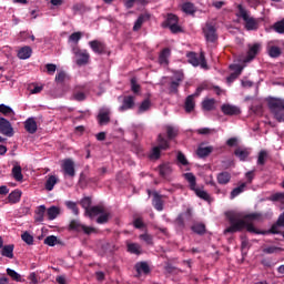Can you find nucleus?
Returning <instances> with one entry per match:
<instances>
[{
    "mask_svg": "<svg viewBox=\"0 0 284 284\" xmlns=\"http://www.w3.org/2000/svg\"><path fill=\"white\" fill-rule=\"evenodd\" d=\"M226 216L231 225L225 229L224 234H234L236 232H241L243 229H246L251 234H281V225L276 223L271 226L270 231H260L256 229V226L252 224V221L261 220V214L258 213L247 214L244 220H236V215L234 213H227Z\"/></svg>",
    "mask_w": 284,
    "mask_h": 284,
    "instance_id": "1",
    "label": "nucleus"
},
{
    "mask_svg": "<svg viewBox=\"0 0 284 284\" xmlns=\"http://www.w3.org/2000/svg\"><path fill=\"white\" fill-rule=\"evenodd\" d=\"M237 17L243 19V21L245 22L244 28L246 30H258V21L256 20V18L250 16V12H247V10H245V8H243L241 4L237 6Z\"/></svg>",
    "mask_w": 284,
    "mask_h": 284,
    "instance_id": "2",
    "label": "nucleus"
},
{
    "mask_svg": "<svg viewBox=\"0 0 284 284\" xmlns=\"http://www.w3.org/2000/svg\"><path fill=\"white\" fill-rule=\"evenodd\" d=\"M268 108L278 123H284V100L271 99Z\"/></svg>",
    "mask_w": 284,
    "mask_h": 284,
    "instance_id": "3",
    "label": "nucleus"
},
{
    "mask_svg": "<svg viewBox=\"0 0 284 284\" xmlns=\"http://www.w3.org/2000/svg\"><path fill=\"white\" fill-rule=\"evenodd\" d=\"M184 179L187 181L191 190L193 192H195V194H196V196H199V199H202L203 201H207L209 203H210V201H212V197L207 194V192L205 190L196 187V176L193 175V173H185Z\"/></svg>",
    "mask_w": 284,
    "mask_h": 284,
    "instance_id": "4",
    "label": "nucleus"
},
{
    "mask_svg": "<svg viewBox=\"0 0 284 284\" xmlns=\"http://www.w3.org/2000/svg\"><path fill=\"white\" fill-rule=\"evenodd\" d=\"M158 143H159V145L154 146L151 150V153L149 154V159H151V161H158V159H161V150L170 149V142H168V140L163 139L162 134H159Z\"/></svg>",
    "mask_w": 284,
    "mask_h": 284,
    "instance_id": "5",
    "label": "nucleus"
},
{
    "mask_svg": "<svg viewBox=\"0 0 284 284\" xmlns=\"http://www.w3.org/2000/svg\"><path fill=\"white\" fill-rule=\"evenodd\" d=\"M74 61L79 68H83V65H88L90 63V52L85 49H74Z\"/></svg>",
    "mask_w": 284,
    "mask_h": 284,
    "instance_id": "6",
    "label": "nucleus"
},
{
    "mask_svg": "<svg viewBox=\"0 0 284 284\" xmlns=\"http://www.w3.org/2000/svg\"><path fill=\"white\" fill-rule=\"evenodd\" d=\"M247 48L248 50L246 57L242 59V63H251V61H254L258 52H261L263 45L260 42H255L253 44H248Z\"/></svg>",
    "mask_w": 284,
    "mask_h": 284,
    "instance_id": "7",
    "label": "nucleus"
},
{
    "mask_svg": "<svg viewBox=\"0 0 284 284\" xmlns=\"http://www.w3.org/2000/svg\"><path fill=\"white\" fill-rule=\"evenodd\" d=\"M203 34L209 43H215L219 39V34H216V27L212 22H206L203 27Z\"/></svg>",
    "mask_w": 284,
    "mask_h": 284,
    "instance_id": "8",
    "label": "nucleus"
},
{
    "mask_svg": "<svg viewBox=\"0 0 284 284\" xmlns=\"http://www.w3.org/2000/svg\"><path fill=\"white\" fill-rule=\"evenodd\" d=\"M186 57H187L189 63H191V65H194V68L199 65H201V68H207V62L205 61V54L201 53L199 55L194 52H190L186 54Z\"/></svg>",
    "mask_w": 284,
    "mask_h": 284,
    "instance_id": "9",
    "label": "nucleus"
},
{
    "mask_svg": "<svg viewBox=\"0 0 284 284\" xmlns=\"http://www.w3.org/2000/svg\"><path fill=\"white\" fill-rule=\"evenodd\" d=\"M0 134L4 136H14V129L12 128V123L8 121L6 118L0 116Z\"/></svg>",
    "mask_w": 284,
    "mask_h": 284,
    "instance_id": "10",
    "label": "nucleus"
},
{
    "mask_svg": "<svg viewBox=\"0 0 284 284\" xmlns=\"http://www.w3.org/2000/svg\"><path fill=\"white\" fill-rule=\"evenodd\" d=\"M221 111L225 116H239V114H241V108L230 103L222 104Z\"/></svg>",
    "mask_w": 284,
    "mask_h": 284,
    "instance_id": "11",
    "label": "nucleus"
},
{
    "mask_svg": "<svg viewBox=\"0 0 284 284\" xmlns=\"http://www.w3.org/2000/svg\"><path fill=\"white\" fill-rule=\"evenodd\" d=\"M166 26L174 34H176V32H181V27L179 26V17H176L175 14H168Z\"/></svg>",
    "mask_w": 284,
    "mask_h": 284,
    "instance_id": "12",
    "label": "nucleus"
},
{
    "mask_svg": "<svg viewBox=\"0 0 284 284\" xmlns=\"http://www.w3.org/2000/svg\"><path fill=\"white\" fill-rule=\"evenodd\" d=\"M110 114H112V112L109 108L100 109L98 114L99 125H108V123H110Z\"/></svg>",
    "mask_w": 284,
    "mask_h": 284,
    "instance_id": "13",
    "label": "nucleus"
},
{
    "mask_svg": "<svg viewBox=\"0 0 284 284\" xmlns=\"http://www.w3.org/2000/svg\"><path fill=\"white\" fill-rule=\"evenodd\" d=\"M89 45L91 50L95 52V54H105V50H106L105 43L99 40H92L89 42Z\"/></svg>",
    "mask_w": 284,
    "mask_h": 284,
    "instance_id": "14",
    "label": "nucleus"
},
{
    "mask_svg": "<svg viewBox=\"0 0 284 284\" xmlns=\"http://www.w3.org/2000/svg\"><path fill=\"white\" fill-rule=\"evenodd\" d=\"M72 230H77V232H83L84 234H94L97 229L92 226H85L77 221H72Z\"/></svg>",
    "mask_w": 284,
    "mask_h": 284,
    "instance_id": "15",
    "label": "nucleus"
},
{
    "mask_svg": "<svg viewBox=\"0 0 284 284\" xmlns=\"http://www.w3.org/2000/svg\"><path fill=\"white\" fill-rule=\"evenodd\" d=\"M134 108V97L126 95L122 101V105L120 106V112H125L126 110H132Z\"/></svg>",
    "mask_w": 284,
    "mask_h": 284,
    "instance_id": "16",
    "label": "nucleus"
},
{
    "mask_svg": "<svg viewBox=\"0 0 284 284\" xmlns=\"http://www.w3.org/2000/svg\"><path fill=\"white\" fill-rule=\"evenodd\" d=\"M145 21H150V13H142L139 16L138 20L135 21V23L133 26V31L139 32V30H141V28L143 27V23H145Z\"/></svg>",
    "mask_w": 284,
    "mask_h": 284,
    "instance_id": "17",
    "label": "nucleus"
},
{
    "mask_svg": "<svg viewBox=\"0 0 284 284\" xmlns=\"http://www.w3.org/2000/svg\"><path fill=\"white\" fill-rule=\"evenodd\" d=\"M24 129L29 134L37 133L38 126H37V120L34 118H29L24 122Z\"/></svg>",
    "mask_w": 284,
    "mask_h": 284,
    "instance_id": "18",
    "label": "nucleus"
},
{
    "mask_svg": "<svg viewBox=\"0 0 284 284\" xmlns=\"http://www.w3.org/2000/svg\"><path fill=\"white\" fill-rule=\"evenodd\" d=\"M170 54L172 51L169 48L163 49L159 55V63L160 65H168L170 63Z\"/></svg>",
    "mask_w": 284,
    "mask_h": 284,
    "instance_id": "19",
    "label": "nucleus"
},
{
    "mask_svg": "<svg viewBox=\"0 0 284 284\" xmlns=\"http://www.w3.org/2000/svg\"><path fill=\"white\" fill-rule=\"evenodd\" d=\"M105 207L98 205V206H91L90 210H87L85 214L89 219H94L95 216H100V214H103V211Z\"/></svg>",
    "mask_w": 284,
    "mask_h": 284,
    "instance_id": "20",
    "label": "nucleus"
},
{
    "mask_svg": "<svg viewBox=\"0 0 284 284\" xmlns=\"http://www.w3.org/2000/svg\"><path fill=\"white\" fill-rule=\"evenodd\" d=\"M159 170H160V175L163 179H168V176H170L172 174V172H174V169H172V164H170V163H164V164L160 165Z\"/></svg>",
    "mask_w": 284,
    "mask_h": 284,
    "instance_id": "21",
    "label": "nucleus"
},
{
    "mask_svg": "<svg viewBox=\"0 0 284 284\" xmlns=\"http://www.w3.org/2000/svg\"><path fill=\"white\" fill-rule=\"evenodd\" d=\"M202 110H204L205 112H212V110H216V100L215 99L203 100Z\"/></svg>",
    "mask_w": 284,
    "mask_h": 284,
    "instance_id": "22",
    "label": "nucleus"
},
{
    "mask_svg": "<svg viewBox=\"0 0 284 284\" xmlns=\"http://www.w3.org/2000/svg\"><path fill=\"white\" fill-rule=\"evenodd\" d=\"M85 88L84 87H75L73 92L74 101H85Z\"/></svg>",
    "mask_w": 284,
    "mask_h": 284,
    "instance_id": "23",
    "label": "nucleus"
},
{
    "mask_svg": "<svg viewBox=\"0 0 284 284\" xmlns=\"http://www.w3.org/2000/svg\"><path fill=\"white\" fill-rule=\"evenodd\" d=\"M30 57H32V48H30L29 45H26L19 49L18 51L19 59L26 60V59H30Z\"/></svg>",
    "mask_w": 284,
    "mask_h": 284,
    "instance_id": "24",
    "label": "nucleus"
},
{
    "mask_svg": "<svg viewBox=\"0 0 284 284\" xmlns=\"http://www.w3.org/2000/svg\"><path fill=\"white\" fill-rule=\"evenodd\" d=\"M212 152H214L213 146H200L196 151V154L200 156V159H205V156H210Z\"/></svg>",
    "mask_w": 284,
    "mask_h": 284,
    "instance_id": "25",
    "label": "nucleus"
},
{
    "mask_svg": "<svg viewBox=\"0 0 284 284\" xmlns=\"http://www.w3.org/2000/svg\"><path fill=\"white\" fill-rule=\"evenodd\" d=\"M232 180V174L230 172H222L217 174V183L220 185H227L230 181Z\"/></svg>",
    "mask_w": 284,
    "mask_h": 284,
    "instance_id": "26",
    "label": "nucleus"
},
{
    "mask_svg": "<svg viewBox=\"0 0 284 284\" xmlns=\"http://www.w3.org/2000/svg\"><path fill=\"white\" fill-rule=\"evenodd\" d=\"M11 174H12L14 181H18V182L23 181V173H22L21 165L16 164V165L12 168Z\"/></svg>",
    "mask_w": 284,
    "mask_h": 284,
    "instance_id": "27",
    "label": "nucleus"
},
{
    "mask_svg": "<svg viewBox=\"0 0 284 284\" xmlns=\"http://www.w3.org/2000/svg\"><path fill=\"white\" fill-rule=\"evenodd\" d=\"M135 270L138 276H141L142 274H150V265H148L145 262H140L135 264Z\"/></svg>",
    "mask_w": 284,
    "mask_h": 284,
    "instance_id": "28",
    "label": "nucleus"
},
{
    "mask_svg": "<svg viewBox=\"0 0 284 284\" xmlns=\"http://www.w3.org/2000/svg\"><path fill=\"white\" fill-rule=\"evenodd\" d=\"M62 170L64 172V176H72V159L62 161Z\"/></svg>",
    "mask_w": 284,
    "mask_h": 284,
    "instance_id": "29",
    "label": "nucleus"
},
{
    "mask_svg": "<svg viewBox=\"0 0 284 284\" xmlns=\"http://www.w3.org/2000/svg\"><path fill=\"white\" fill-rule=\"evenodd\" d=\"M1 255L7 258H14V246L13 244L4 245L1 251Z\"/></svg>",
    "mask_w": 284,
    "mask_h": 284,
    "instance_id": "30",
    "label": "nucleus"
},
{
    "mask_svg": "<svg viewBox=\"0 0 284 284\" xmlns=\"http://www.w3.org/2000/svg\"><path fill=\"white\" fill-rule=\"evenodd\" d=\"M59 214H61V210L58 206H50L47 210V216L49 221H54Z\"/></svg>",
    "mask_w": 284,
    "mask_h": 284,
    "instance_id": "31",
    "label": "nucleus"
},
{
    "mask_svg": "<svg viewBox=\"0 0 284 284\" xmlns=\"http://www.w3.org/2000/svg\"><path fill=\"white\" fill-rule=\"evenodd\" d=\"M245 187H247V183H241L237 187L233 189L230 195L231 200L236 199L240 194H243L245 192Z\"/></svg>",
    "mask_w": 284,
    "mask_h": 284,
    "instance_id": "32",
    "label": "nucleus"
},
{
    "mask_svg": "<svg viewBox=\"0 0 284 284\" xmlns=\"http://www.w3.org/2000/svg\"><path fill=\"white\" fill-rule=\"evenodd\" d=\"M153 207H155L158 212H163V197L159 195V193H154L153 195Z\"/></svg>",
    "mask_w": 284,
    "mask_h": 284,
    "instance_id": "33",
    "label": "nucleus"
},
{
    "mask_svg": "<svg viewBox=\"0 0 284 284\" xmlns=\"http://www.w3.org/2000/svg\"><path fill=\"white\" fill-rule=\"evenodd\" d=\"M7 274L12 278V281H16V283H26V280L21 277V274L17 273V271L12 268H7Z\"/></svg>",
    "mask_w": 284,
    "mask_h": 284,
    "instance_id": "34",
    "label": "nucleus"
},
{
    "mask_svg": "<svg viewBox=\"0 0 284 284\" xmlns=\"http://www.w3.org/2000/svg\"><path fill=\"white\" fill-rule=\"evenodd\" d=\"M45 212H47L45 205H40V206L37 207V210H36V221L38 223H43Z\"/></svg>",
    "mask_w": 284,
    "mask_h": 284,
    "instance_id": "35",
    "label": "nucleus"
},
{
    "mask_svg": "<svg viewBox=\"0 0 284 284\" xmlns=\"http://www.w3.org/2000/svg\"><path fill=\"white\" fill-rule=\"evenodd\" d=\"M58 181L59 180L57 179L55 175H50L44 185L45 190L48 192H52L54 190V186L57 185Z\"/></svg>",
    "mask_w": 284,
    "mask_h": 284,
    "instance_id": "36",
    "label": "nucleus"
},
{
    "mask_svg": "<svg viewBox=\"0 0 284 284\" xmlns=\"http://www.w3.org/2000/svg\"><path fill=\"white\" fill-rule=\"evenodd\" d=\"M196 103L194 102V95H189L185 100L184 110L190 113L194 110Z\"/></svg>",
    "mask_w": 284,
    "mask_h": 284,
    "instance_id": "37",
    "label": "nucleus"
},
{
    "mask_svg": "<svg viewBox=\"0 0 284 284\" xmlns=\"http://www.w3.org/2000/svg\"><path fill=\"white\" fill-rule=\"evenodd\" d=\"M181 9L185 14H194V12H196V7H194L192 2H184Z\"/></svg>",
    "mask_w": 284,
    "mask_h": 284,
    "instance_id": "38",
    "label": "nucleus"
},
{
    "mask_svg": "<svg viewBox=\"0 0 284 284\" xmlns=\"http://www.w3.org/2000/svg\"><path fill=\"white\" fill-rule=\"evenodd\" d=\"M150 108H152V101H150V99H145L144 101L141 102L138 109V114H143V112H148Z\"/></svg>",
    "mask_w": 284,
    "mask_h": 284,
    "instance_id": "39",
    "label": "nucleus"
},
{
    "mask_svg": "<svg viewBox=\"0 0 284 284\" xmlns=\"http://www.w3.org/2000/svg\"><path fill=\"white\" fill-rule=\"evenodd\" d=\"M9 203H19L21 201V191L14 190L8 195Z\"/></svg>",
    "mask_w": 284,
    "mask_h": 284,
    "instance_id": "40",
    "label": "nucleus"
},
{
    "mask_svg": "<svg viewBox=\"0 0 284 284\" xmlns=\"http://www.w3.org/2000/svg\"><path fill=\"white\" fill-rule=\"evenodd\" d=\"M183 81V73L176 74V80L171 82L170 89L171 92H179V85Z\"/></svg>",
    "mask_w": 284,
    "mask_h": 284,
    "instance_id": "41",
    "label": "nucleus"
},
{
    "mask_svg": "<svg viewBox=\"0 0 284 284\" xmlns=\"http://www.w3.org/2000/svg\"><path fill=\"white\" fill-rule=\"evenodd\" d=\"M235 156H239L240 161H245L250 156V150L247 149H236L234 152Z\"/></svg>",
    "mask_w": 284,
    "mask_h": 284,
    "instance_id": "42",
    "label": "nucleus"
},
{
    "mask_svg": "<svg viewBox=\"0 0 284 284\" xmlns=\"http://www.w3.org/2000/svg\"><path fill=\"white\" fill-rule=\"evenodd\" d=\"M268 153L265 150L260 151L257 155V165H265V161H267Z\"/></svg>",
    "mask_w": 284,
    "mask_h": 284,
    "instance_id": "43",
    "label": "nucleus"
},
{
    "mask_svg": "<svg viewBox=\"0 0 284 284\" xmlns=\"http://www.w3.org/2000/svg\"><path fill=\"white\" fill-rule=\"evenodd\" d=\"M128 252L131 254H141V245L136 243H128Z\"/></svg>",
    "mask_w": 284,
    "mask_h": 284,
    "instance_id": "44",
    "label": "nucleus"
},
{
    "mask_svg": "<svg viewBox=\"0 0 284 284\" xmlns=\"http://www.w3.org/2000/svg\"><path fill=\"white\" fill-rule=\"evenodd\" d=\"M109 220H110V213L105 212V209H104L103 212L99 214V217L97 219V223L102 225L103 223H108Z\"/></svg>",
    "mask_w": 284,
    "mask_h": 284,
    "instance_id": "45",
    "label": "nucleus"
},
{
    "mask_svg": "<svg viewBox=\"0 0 284 284\" xmlns=\"http://www.w3.org/2000/svg\"><path fill=\"white\" fill-rule=\"evenodd\" d=\"M168 139H174L176 138V134H179V130L172 125L165 126Z\"/></svg>",
    "mask_w": 284,
    "mask_h": 284,
    "instance_id": "46",
    "label": "nucleus"
},
{
    "mask_svg": "<svg viewBox=\"0 0 284 284\" xmlns=\"http://www.w3.org/2000/svg\"><path fill=\"white\" fill-rule=\"evenodd\" d=\"M21 239L24 243H27V245H34V236H32L30 233L24 232L21 235Z\"/></svg>",
    "mask_w": 284,
    "mask_h": 284,
    "instance_id": "47",
    "label": "nucleus"
},
{
    "mask_svg": "<svg viewBox=\"0 0 284 284\" xmlns=\"http://www.w3.org/2000/svg\"><path fill=\"white\" fill-rule=\"evenodd\" d=\"M0 113L4 116H10V114H14V110L6 104H0Z\"/></svg>",
    "mask_w": 284,
    "mask_h": 284,
    "instance_id": "48",
    "label": "nucleus"
},
{
    "mask_svg": "<svg viewBox=\"0 0 284 284\" xmlns=\"http://www.w3.org/2000/svg\"><path fill=\"white\" fill-rule=\"evenodd\" d=\"M178 164L183 165L184 168L190 165L187 158H185V154H183L182 152L178 153Z\"/></svg>",
    "mask_w": 284,
    "mask_h": 284,
    "instance_id": "49",
    "label": "nucleus"
},
{
    "mask_svg": "<svg viewBox=\"0 0 284 284\" xmlns=\"http://www.w3.org/2000/svg\"><path fill=\"white\" fill-rule=\"evenodd\" d=\"M268 54L273 59H276V58L281 57V48H278V47H270Z\"/></svg>",
    "mask_w": 284,
    "mask_h": 284,
    "instance_id": "50",
    "label": "nucleus"
},
{
    "mask_svg": "<svg viewBox=\"0 0 284 284\" xmlns=\"http://www.w3.org/2000/svg\"><path fill=\"white\" fill-rule=\"evenodd\" d=\"M44 245H49V247H54L57 245V236L50 235L44 239Z\"/></svg>",
    "mask_w": 284,
    "mask_h": 284,
    "instance_id": "51",
    "label": "nucleus"
},
{
    "mask_svg": "<svg viewBox=\"0 0 284 284\" xmlns=\"http://www.w3.org/2000/svg\"><path fill=\"white\" fill-rule=\"evenodd\" d=\"M192 230L195 234H205V224H195L192 226Z\"/></svg>",
    "mask_w": 284,
    "mask_h": 284,
    "instance_id": "52",
    "label": "nucleus"
},
{
    "mask_svg": "<svg viewBox=\"0 0 284 284\" xmlns=\"http://www.w3.org/2000/svg\"><path fill=\"white\" fill-rule=\"evenodd\" d=\"M68 79V74L64 73V71H60L55 75V83H63Z\"/></svg>",
    "mask_w": 284,
    "mask_h": 284,
    "instance_id": "53",
    "label": "nucleus"
},
{
    "mask_svg": "<svg viewBox=\"0 0 284 284\" xmlns=\"http://www.w3.org/2000/svg\"><path fill=\"white\" fill-rule=\"evenodd\" d=\"M81 205L83 209H85V213L88 212V210H90L92 206V200L90 197H84L82 201H81Z\"/></svg>",
    "mask_w": 284,
    "mask_h": 284,
    "instance_id": "54",
    "label": "nucleus"
},
{
    "mask_svg": "<svg viewBox=\"0 0 284 284\" xmlns=\"http://www.w3.org/2000/svg\"><path fill=\"white\" fill-rule=\"evenodd\" d=\"M274 29L276 32H278L280 34H283L284 33V19L281 20L280 22H276L274 24Z\"/></svg>",
    "mask_w": 284,
    "mask_h": 284,
    "instance_id": "55",
    "label": "nucleus"
},
{
    "mask_svg": "<svg viewBox=\"0 0 284 284\" xmlns=\"http://www.w3.org/2000/svg\"><path fill=\"white\" fill-rule=\"evenodd\" d=\"M45 70L48 72V74L52 75V74H54V72H57V64L48 63V64H45Z\"/></svg>",
    "mask_w": 284,
    "mask_h": 284,
    "instance_id": "56",
    "label": "nucleus"
},
{
    "mask_svg": "<svg viewBox=\"0 0 284 284\" xmlns=\"http://www.w3.org/2000/svg\"><path fill=\"white\" fill-rule=\"evenodd\" d=\"M131 90L132 92H134V94L139 93V91L141 90V85L136 83V79L131 80Z\"/></svg>",
    "mask_w": 284,
    "mask_h": 284,
    "instance_id": "57",
    "label": "nucleus"
},
{
    "mask_svg": "<svg viewBox=\"0 0 284 284\" xmlns=\"http://www.w3.org/2000/svg\"><path fill=\"white\" fill-rule=\"evenodd\" d=\"M81 37H83V32L78 31L72 33V42L73 43H79L81 41Z\"/></svg>",
    "mask_w": 284,
    "mask_h": 284,
    "instance_id": "58",
    "label": "nucleus"
},
{
    "mask_svg": "<svg viewBox=\"0 0 284 284\" xmlns=\"http://www.w3.org/2000/svg\"><path fill=\"white\" fill-rule=\"evenodd\" d=\"M271 201H281L284 204V193H275L271 196Z\"/></svg>",
    "mask_w": 284,
    "mask_h": 284,
    "instance_id": "59",
    "label": "nucleus"
},
{
    "mask_svg": "<svg viewBox=\"0 0 284 284\" xmlns=\"http://www.w3.org/2000/svg\"><path fill=\"white\" fill-rule=\"evenodd\" d=\"M245 67H242V65H240V64H233V65H231V69L232 70H234V72H235V77H239L240 74H241V72H243V69H244Z\"/></svg>",
    "mask_w": 284,
    "mask_h": 284,
    "instance_id": "60",
    "label": "nucleus"
},
{
    "mask_svg": "<svg viewBox=\"0 0 284 284\" xmlns=\"http://www.w3.org/2000/svg\"><path fill=\"white\" fill-rule=\"evenodd\" d=\"M133 225L134 227H136V230H141V227H144L145 224L143 223V219L138 217L133 221Z\"/></svg>",
    "mask_w": 284,
    "mask_h": 284,
    "instance_id": "61",
    "label": "nucleus"
},
{
    "mask_svg": "<svg viewBox=\"0 0 284 284\" xmlns=\"http://www.w3.org/2000/svg\"><path fill=\"white\" fill-rule=\"evenodd\" d=\"M73 10H74L75 13L83 14V12H85V6H83V4H75L73 7Z\"/></svg>",
    "mask_w": 284,
    "mask_h": 284,
    "instance_id": "62",
    "label": "nucleus"
},
{
    "mask_svg": "<svg viewBox=\"0 0 284 284\" xmlns=\"http://www.w3.org/2000/svg\"><path fill=\"white\" fill-rule=\"evenodd\" d=\"M140 239L142 241H145L148 243V245H152V235L145 233V234L140 235Z\"/></svg>",
    "mask_w": 284,
    "mask_h": 284,
    "instance_id": "63",
    "label": "nucleus"
},
{
    "mask_svg": "<svg viewBox=\"0 0 284 284\" xmlns=\"http://www.w3.org/2000/svg\"><path fill=\"white\" fill-rule=\"evenodd\" d=\"M275 224L280 225V227H284V212L282 214H280Z\"/></svg>",
    "mask_w": 284,
    "mask_h": 284,
    "instance_id": "64",
    "label": "nucleus"
}]
</instances>
